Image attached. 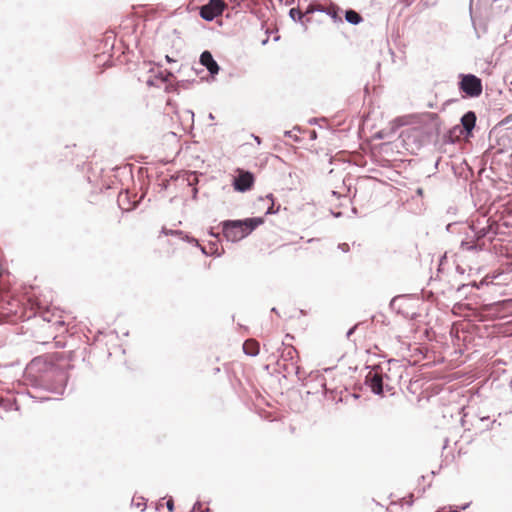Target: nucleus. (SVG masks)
<instances>
[{"instance_id":"f257e3e1","label":"nucleus","mask_w":512,"mask_h":512,"mask_svg":"<svg viewBox=\"0 0 512 512\" xmlns=\"http://www.w3.org/2000/svg\"><path fill=\"white\" fill-rule=\"evenodd\" d=\"M27 303L30 306L31 316L33 315L37 320H44V322L49 324H53L55 319H58L57 322L59 321V324L55 325L54 329L57 332L65 330V321L59 309L51 307L46 301L37 295L29 296Z\"/></svg>"},{"instance_id":"9d476101","label":"nucleus","mask_w":512,"mask_h":512,"mask_svg":"<svg viewBox=\"0 0 512 512\" xmlns=\"http://www.w3.org/2000/svg\"><path fill=\"white\" fill-rule=\"evenodd\" d=\"M200 63L205 66L212 75H215L219 72V66L209 51H204L201 54Z\"/></svg>"},{"instance_id":"1a4fd4ad","label":"nucleus","mask_w":512,"mask_h":512,"mask_svg":"<svg viewBox=\"0 0 512 512\" xmlns=\"http://www.w3.org/2000/svg\"><path fill=\"white\" fill-rule=\"evenodd\" d=\"M366 383L375 394H381L383 391V378L380 373L369 372L366 377Z\"/></svg>"},{"instance_id":"6e6552de","label":"nucleus","mask_w":512,"mask_h":512,"mask_svg":"<svg viewBox=\"0 0 512 512\" xmlns=\"http://www.w3.org/2000/svg\"><path fill=\"white\" fill-rule=\"evenodd\" d=\"M314 11L324 12L326 15L331 17L334 22H338V23L342 22V17H341L342 10L340 9L339 6H337L335 4L331 3L328 5H317V6H314Z\"/></svg>"},{"instance_id":"6ab92c4d","label":"nucleus","mask_w":512,"mask_h":512,"mask_svg":"<svg viewBox=\"0 0 512 512\" xmlns=\"http://www.w3.org/2000/svg\"><path fill=\"white\" fill-rule=\"evenodd\" d=\"M166 506H167V509H168V512H172L173 509H174V502L172 499H168L166 501Z\"/></svg>"},{"instance_id":"4468645a","label":"nucleus","mask_w":512,"mask_h":512,"mask_svg":"<svg viewBox=\"0 0 512 512\" xmlns=\"http://www.w3.org/2000/svg\"><path fill=\"white\" fill-rule=\"evenodd\" d=\"M345 19H346L347 22H349V23H351L353 25H358V24H360L363 21L362 16L358 12H356V11H354L352 9L351 10H347L345 12Z\"/></svg>"},{"instance_id":"f8f14e48","label":"nucleus","mask_w":512,"mask_h":512,"mask_svg":"<svg viewBox=\"0 0 512 512\" xmlns=\"http://www.w3.org/2000/svg\"><path fill=\"white\" fill-rule=\"evenodd\" d=\"M461 123L466 131L470 132L476 123V115L474 112L469 111L467 112L462 118Z\"/></svg>"},{"instance_id":"dca6fc26","label":"nucleus","mask_w":512,"mask_h":512,"mask_svg":"<svg viewBox=\"0 0 512 512\" xmlns=\"http://www.w3.org/2000/svg\"><path fill=\"white\" fill-rule=\"evenodd\" d=\"M260 201L267 202L268 204L266 214H274L278 211V209L274 210V198L272 194L267 195L265 198H261Z\"/></svg>"},{"instance_id":"4be33fe9","label":"nucleus","mask_w":512,"mask_h":512,"mask_svg":"<svg viewBox=\"0 0 512 512\" xmlns=\"http://www.w3.org/2000/svg\"><path fill=\"white\" fill-rule=\"evenodd\" d=\"M162 231H163V233H165V234H167V233H168V232H167V230H166L165 228H163V230H162Z\"/></svg>"},{"instance_id":"7ed1b4c3","label":"nucleus","mask_w":512,"mask_h":512,"mask_svg":"<svg viewBox=\"0 0 512 512\" xmlns=\"http://www.w3.org/2000/svg\"><path fill=\"white\" fill-rule=\"evenodd\" d=\"M0 317L7 322L30 318L23 303L9 291L0 294Z\"/></svg>"},{"instance_id":"f3484780","label":"nucleus","mask_w":512,"mask_h":512,"mask_svg":"<svg viewBox=\"0 0 512 512\" xmlns=\"http://www.w3.org/2000/svg\"><path fill=\"white\" fill-rule=\"evenodd\" d=\"M412 123V117L411 116H402L398 117L394 120V124L397 127L406 126Z\"/></svg>"},{"instance_id":"0eeeda50","label":"nucleus","mask_w":512,"mask_h":512,"mask_svg":"<svg viewBox=\"0 0 512 512\" xmlns=\"http://www.w3.org/2000/svg\"><path fill=\"white\" fill-rule=\"evenodd\" d=\"M236 173L237 175L234 177L233 180L234 189L239 192H245L250 190L255 182L254 175L251 172L245 171L243 169H237Z\"/></svg>"},{"instance_id":"412c9836","label":"nucleus","mask_w":512,"mask_h":512,"mask_svg":"<svg viewBox=\"0 0 512 512\" xmlns=\"http://www.w3.org/2000/svg\"><path fill=\"white\" fill-rule=\"evenodd\" d=\"M165 59L167 62L171 63V62H175V60L173 58H171L170 56L166 55L165 56Z\"/></svg>"},{"instance_id":"423d86ee","label":"nucleus","mask_w":512,"mask_h":512,"mask_svg":"<svg viewBox=\"0 0 512 512\" xmlns=\"http://www.w3.org/2000/svg\"><path fill=\"white\" fill-rule=\"evenodd\" d=\"M226 7L224 0H209L200 8V16L206 21H212L222 15Z\"/></svg>"},{"instance_id":"2eb2a0df","label":"nucleus","mask_w":512,"mask_h":512,"mask_svg":"<svg viewBox=\"0 0 512 512\" xmlns=\"http://www.w3.org/2000/svg\"><path fill=\"white\" fill-rule=\"evenodd\" d=\"M128 199V193H120V195L118 196V203H119V206L125 210V211H130L132 209L135 208L136 206V203L134 202L133 204H128L127 206H125L124 204V200H127Z\"/></svg>"},{"instance_id":"f03ea898","label":"nucleus","mask_w":512,"mask_h":512,"mask_svg":"<svg viewBox=\"0 0 512 512\" xmlns=\"http://www.w3.org/2000/svg\"><path fill=\"white\" fill-rule=\"evenodd\" d=\"M262 217L247 218L245 220H228L223 222V234L232 241L236 242L249 235L255 228L262 225Z\"/></svg>"},{"instance_id":"a211bd4d","label":"nucleus","mask_w":512,"mask_h":512,"mask_svg":"<svg viewBox=\"0 0 512 512\" xmlns=\"http://www.w3.org/2000/svg\"><path fill=\"white\" fill-rule=\"evenodd\" d=\"M192 512H210V509L208 507H204V505L201 503H196Z\"/></svg>"},{"instance_id":"aec40b11","label":"nucleus","mask_w":512,"mask_h":512,"mask_svg":"<svg viewBox=\"0 0 512 512\" xmlns=\"http://www.w3.org/2000/svg\"><path fill=\"white\" fill-rule=\"evenodd\" d=\"M512 122V114L505 117V119L502 121L504 125H509Z\"/></svg>"},{"instance_id":"20e7f679","label":"nucleus","mask_w":512,"mask_h":512,"mask_svg":"<svg viewBox=\"0 0 512 512\" xmlns=\"http://www.w3.org/2000/svg\"><path fill=\"white\" fill-rule=\"evenodd\" d=\"M58 319H55L53 324H49L44 322V320H37L34 318L33 320V328L31 331V335L34 338V341L40 344H46L50 340L55 339L59 332L54 329L55 325L59 324Z\"/></svg>"},{"instance_id":"ddd939ff","label":"nucleus","mask_w":512,"mask_h":512,"mask_svg":"<svg viewBox=\"0 0 512 512\" xmlns=\"http://www.w3.org/2000/svg\"><path fill=\"white\" fill-rule=\"evenodd\" d=\"M314 12V6H309L306 10L305 13H303L300 9L298 8H292L289 12L290 16L294 19V20H301L303 17H307L310 13H313Z\"/></svg>"},{"instance_id":"39448f33","label":"nucleus","mask_w":512,"mask_h":512,"mask_svg":"<svg viewBox=\"0 0 512 512\" xmlns=\"http://www.w3.org/2000/svg\"><path fill=\"white\" fill-rule=\"evenodd\" d=\"M459 89L469 97H478L481 95L483 87L480 78L473 74H463L460 76Z\"/></svg>"},{"instance_id":"9b49d317","label":"nucleus","mask_w":512,"mask_h":512,"mask_svg":"<svg viewBox=\"0 0 512 512\" xmlns=\"http://www.w3.org/2000/svg\"><path fill=\"white\" fill-rule=\"evenodd\" d=\"M243 351L249 356H256L260 351V344L255 339H248L243 344Z\"/></svg>"}]
</instances>
